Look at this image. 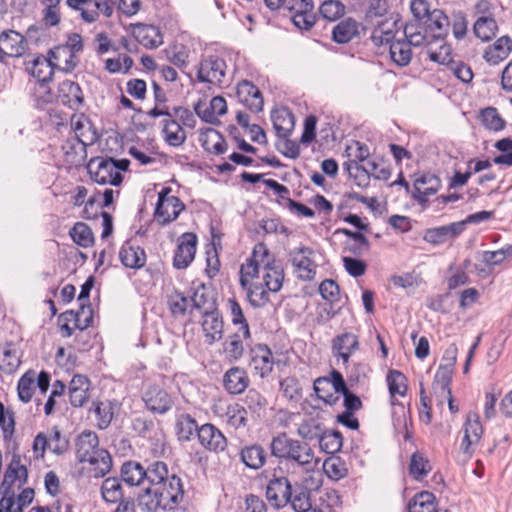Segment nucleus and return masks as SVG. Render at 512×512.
Here are the masks:
<instances>
[{
    "label": "nucleus",
    "instance_id": "obj_30",
    "mask_svg": "<svg viewBox=\"0 0 512 512\" xmlns=\"http://www.w3.org/2000/svg\"><path fill=\"white\" fill-rule=\"evenodd\" d=\"M414 198L419 203H425L428 197L437 193L441 187L440 179L434 174H423L414 182Z\"/></svg>",
    "mask_w": 512,
    "mask_h": 512
},
{
    "label": "nucleus",
    "instance_id": "obj_15",
    "mask_svg": "<svg viewBox=\"0 0 512 512\" xmlns=\"http://www.w3.org/2000/svg\"><path fill=\"white\" fill-rule=\"evenodd\" d=\"M238 100L252 112H260L263 109L264 101L257 86L248 80L238 83L236 88Z\"/></svg>",
    "mask_w": 512,
    "mask_h": 512
},
{
    "label": "nucleus",
    "instance_id": "obj_45",
    "mask_svg": "<svg viewBox=\"0 0 512 512\" xmlns=\"http://www.w3.org/2000/svg\"><path fill=\"white\" fill-rule=\"evenodd\" d=\"M49 55L52 56L55 67L64 72H71L77 66L76 55L67 48H55L50 50Z\"/></svg>",
    "mask_w": 512,
    "mask_h": 512
},
{
    "label": "nucleus",
    "instance_id": "obj_7",
    "mask_svg": "<svg viewBox=\"0 0 512 512\" xmlns=\"http://www.w3.org/2000/svg\"><path fill=\"white\" fill-rule=\"evenodd\" d=\"M313 250L307 246H299L290 251L289 256L297 278L311 280L316 274V264L311 259Z\"/></svg>",
    "mask_w": 512,
    "mask_h": 512
},
{
    "label": "nucleus",
    "instance_id": "obj_35",
    "mask_svg": "<svg viewBox=\"0 0 512 512\" xmlns=\"http://www.w3.org/2000/svg\"><path fill=\"white\" fill-rule=\"evenodd\" d=\"M162 124L163 137L168 145L179 147L186 141V132L179 122L173 118V114L169 118H164Z\"/></svg>",
    "mask_w": 512,
    "mask_h": 512
},
{
    "label": "nucleus",
    "instance_id": "obj_63",
    "mask_svg": "<svg viewBox=\"0 0 512 512\" xmlns=\"http://www.w3.org/2000/svg\"><path fill=\"white\" fill-rule=\"evenodd\" d=\"M290 499L289 503L295 512H308L311 510L310 493L307 489L303 487L295 488L291 492Z\"/></svg>",
    "mask_w": 512,
    "mask_h": 512
},
{
    "label": "nucleus",
    "instance_id": "obj_33",
    "mask_svg": "<svg viewBox=\"0 0 512 512\" xmlns=\"http://www.w3.org/2000/svg\"><path fill=\"white\" fill-rule=\"evenodd\" d=\"M241 462L249 469L259 470L262 468L267 459L265 449L259 444H251L244 446L240 450Z\"/></svg>",
    "mask_w": 512,
    "mask_h": 512
},
{
    "label": "nucleus",
    "instance_id": "obj_31",
    "mask_svg": "<svg viewBox=\"0 0 512 512\" xmlns=\"http://www.w3.org/2000/svg\"><path fill=\"white\" fill-rule=\"evenodd\" d=\"M90 381L84 375H74L69 386L70 403L74 407H82L89 399Z\"/></svg>",
    "mask_w": 512,
    "mask_h": 512
},
{
    "label": "nucleus",
    "instance_id": "obj_44",
    "mask_svg": "<svg viewBox=\"0 0 512 512\" xmlns=\"http://www.w3.org/2000/svg\"><path fill=\"white\" fill-rule=\"evenodd\" d=\"M344 170L355 184L360 188H366L370 184V170L360 165L356 160H348L343 164Z\"/></svg>",
    "mask_w": 512,
    "mask_h": 512
},
{
    "label": "nucleus",
    "instance_id": "obj_53",
    "mask_svg": "<svg viewBox=\"0 0 512 512\" xmlns=\"http://www.w3.org/2000/svg\"><path fill=\"white\" fill-rule=\"evenodd\" d=\"M27 478V468L20 464L19 458L14 457L5 472L2 487L12 485L15 480H18L20 484H24L27 481Z\"/></svg>",
    "mask_w": 512,
    "mask_h": 512
},
{
    "label": "nucleus",
    "instance_id": "obj_19",
    "mask_svg": "<svg viewBox=\"0 0 512 512\" xmlns=\"http://www.w3.org/2000/svg\"><path fill=\"white\" fill-rule=\"evenodd\" d=\"M359 349V341L355 334L350 332L336 336L332 341V352L335 357H340L343 364L349 362L350 356Z\"/></svg>",
    "mask_w": 512,
    "mask_h": 512
},
{
    "label": "nucleus",
    "instance_id": "obj_16",
    "mask_svg": "<svg viewBox=\"0 0 512 512\" xmlns=\"http://www.w3.org/2000/svg\"><path fill=\"white\" fill-rule=\"evenodd\" d=\"M362 24L352 17L338 22L332 29V40L337 44H347L360 37Z\"/></svg>",
    "mask_w": 512,
    "mask_h": 512
},
{
    "label": "nucleus",
    "instance_id": "obj_18",
    "mask_svg": "<svg viewBox=\"0 0 512 512\" xmlns=\"http://www.w3.org/2000/svg\"><path fill=\"white\" fill-rule=\"evenodd\" d=\"M143 400L150 411L159 414L166 413L173 404L171 396L164 389L157 386L150 387L145 392Z\"/></svg>",
    "mask_w": 512,
    "mask_h": 512
},
{
    "label": "nucleus",
    "instance_id": "obj_64",
    "mask_svg": "<svg viewBox=\"0 0 512 512\" xmlns=\"http://www.w3.org/2000/svg\"><path fill=\"white\" fill-rule=\"evenodd\" d=\"M73 241L82 247H88L93 243V233L88 225L82 222L76 223L70 231Z\"/></svg>",
    "mask_w": 512,
    "mask_h": 512
},
{
    "label": "nucleus",
    "instance_id": "obj_11",
    "mask_svg": "<svg viewBox=\"0 0 512 512\" xmlns=\"http://www.w3.org/2000/svg\"><path fill=\"white\" fill-rule=\"evenodd\" d=\"M249 365L261 378L268 376L274 365L273 354L270 348L264 344H256L249 350Z\"/></svg>",
    "mask_w": 512,
    "mask_h": 512
},
{
    "label": "nucleus",
    "instance_id": "obj_56",
    "mask_svg": "<svg viewBox=\"0 0 512 512\" xmlns=\"http://www.w3.org/2000/svg\"><path fill=\"white\" fill-rule=\"evenodd\" d=\"M102 498L109 503L123 500V491L118 478H106L101 486Z\"/></svg>",
    "mask_w": 512,
    "mask_h": 512
},
{
    "label": "nucleus",
    "instance_id": "obj_47",
    "mask_svg": "<svg viewBox=\"0 0 512 512\" xmlns=\"http://www.w3.org/2000/svg\"><path fill=\"white\" fill-rule=\"evenodd\" d=\"M498 25L495 18L480 17L477 18L473 25L474 35L482 40L488 42L496 36Z\"/></svg>",
    "mask_w": 512,
    "mask_h": 512
},
{
    "label": "nucleus",
    "instance_id": "obj_60",
    "mask_svg": "<svg viewBox=\"0 0 512 512\" xmlns=\"http://www.w3.org/2000/svg\"><path fill=\"white\" fill-rule=\"evenodd\" d=\"M34 387L35 372L28 371L19 379L17 384L19 399L24 403L30 402L34 394Z\"/></svg>",
    "mask_w": 512,
    "mask_h": 512
},
{
    "label": "nucleus",
    "instance_id": "obj_52",
    "mask_svg": "<svg viewBox=\"0 0 512 512\" xmlns=\"http://www.w3.org/2000/svg\"><path fill=\"white\" fill-rule=\"evenodd\" d=\"M205 135L206 139L202 143L205 150L215 155H221L227 151V142L218 131L208 128Z\"/></svg>",
    "mask_w": 512,
    "mask_h": 512
},
{
    "label": "nucleus",
    "instance_id": "obj_24",
    "mask_svg": "<svg viewBox=\"0 0 512 512\" xmlns=\"http://www.w3.org/2000/svg\"><path fill=\"white\" fill-rule=\"evenodd\" d=\"M2 53L5 57H20L26 51V41L22 34L14 31H4L0 34Z\"/></svg>",
    "mask_w": 512,
    "mask_h": 512
},
{
    "label": "nucleus",
    "instance_id": "obj_51",
    "mask_svg": "<svg viewBox=\"0 0 512 512\" xmlns=\"http://www.w3.org/2000/svg\"><path fill=\"white\" fill-rule=\"evenodd\" d=\"M284 280V269L280 263H268L265 265L263 285L265 288H281Z\"/></svg>",
    "mask_w": 512,
    "mask_h": 512
},
{
    "label": "nucleus",
    "instance_id": "obj_41",
    "mask_svg": "<svg viewBox=\"0 0 512 512\" xmlns=\"http://www.w3.org/2000/svg\"><path fill=\"white\" fill-rule=\"evenodd\" d=\"M2 356H0V370L6 374L14 373L21 364L19 352L11 342L2 346Z\"/></svg>",
    "mask_w": 512,
    "mask_h": 512
},
{
    "label": "nucleus",
    "instance_id": "obj_36",
    "mask_svg": "<svg viewBox=\"0 0 512 512\" xmlns=\"http://www.w3.org/2000/svg\"><path fill=\"white\" fill-rule=\"evenodd\" d=\"M273 128L279 138H288L294 128V116L286 108L273 110L271 113Z\"/></svg>",
    "mask_w": 512,
    "mask_h": 512
},
{
    "label": "nucleus",
    "instance_id": "obj_58",
    "mask_svg": "<svg viewBox=\"0 0 512 512\" xmlns=\"http://www.w3.org/2000/svg\"><path fill=\"white\" fill-rule=\"evenodd\" d=\"M321 16L328 21H336L346 13V6L339 0H325L319 7Z\"/></svg>",
    "mask_w": 512,
    "mask_h": 512
},
{
    "label": "nucleus",
    "instance_id": "obj_57",
    "mask_svg": "<svg viewBox=\"0 0 512 512\" xmlns=\"http://www.w3.org/2000/svg\"><path fill=\"white\" fill-rule=\"evenodd\" d=\"M323 470L334 481L343 479L348 474L345 462L340 457H329L323 463Z\"/></svg>",
    "mask_w": 512,
    "mask_h": 512
},
{
    "label": "nucleus",
    "instance_id": "obj_28",
    "mask_svg": "<svg viewBox=\"0 0 512 512\" xmlns=\"http://www.w3.org/2000/svg\"><path fill=\"white\" fill-rule=\"evenodd\" d=\"M249 377L245 369L232 367L227 370L223 377V385L230 394H241L249 386Z\"/></svg>",
    "mask_w": 512,
    "mask_h": 512
},
{
    "label": "nucleus",
    "instance_id": "obj_21",
    "mask_svg": "<svg viewBox=\"0 0 512 512\" xmlns=\"http://www.w3.org/2000/svg\"><path fill=\"white\" fill-rule=\"evenodd\" d=\"M134 38L144 47L155 49L163 43L160 30L153 25L137 23L132 25Z\"/></svg>",
    "mask_w": 512,
    "mask_h": 512
},
{
    "label": "nucleus",
    "instance_id": "obj_13",
    "mask_svg": "<svg viewBox=\"0 0 512 512\" xmlns=\"http://www.w3.org/2000/svg\"><path fill=\"white\" fill-rule=\"evenodd\" d=\"M58 101L75 111L80 110L84 105V96L78 83L71 80H64L58 86Z\"/></svg>",
    "mask_w": 512,
    "mask_h": 512
},
{
    "label": "nucleus",
    "instance_id": "obj_46",
    "mask_svg": "<svg viewBox=\"0 0 512 512\" xmlns=\"http://www.w3.org/2000/svg\"><path fill=\"white\" fill-rule=\"evenodd\" d=\"M391 60L399 67L407 66L412 59V50L410 44L406 41L396 40L390 44Z\"/></svg>",
    "mask_w": 512,
    "mask_h": 512
},
{
    "label": "nucleus",
    "instance_id": "obj_37",
    "mask_svg": "<svg viewBox=\"0 0 512 512\" xmlns=\"http://www.w3.org/2000/svg\"><path fill=\"white\" fill-rule=\"evenodd\" d=\"M192 310H198L202 315L217 311V297L214 290H192Z\"/></svg>",
    "mask_w": 512,
    "mask_h": 512
},
{
    "label": "nucleus",
    "instance_id": "obj_23",
    "mask_svg": "<svg viewBox=\"0 0 512 512\" xmlns=\"http://www.w3.org/2000/svg\"><path fill=\"white\" fill-rule=\"evenodd\" d=\"M202 330L205 336V341L208 344H212L219 341L223 337L224 322L219 311H214L205 315H202Z\"/></svg>",
    "mask_w": 512,
    "mask_h": 512
},
{
    "label": "nucleus",
    "instance_id": "obj_17",
    "mask_svg": "<svg viewBox=\"0 0 512 512\" xmlns=\"http://www.w3.org/2000/svg\"><path fill=\"white\" fill-rule=\"evenodd\" d=\"M201 445L213 452L223 451L227 440L223 433L212 424L202 425L197 433Z\"/></svg>",
    "mask_w": 512,
    "mask_h": 512
},
{
    "label": "nucleus",
    "instance_id": "obj_8",
    "mask_svg": "<svg viewBox=\"0 0 512 512\" xmlns=\"http://www.w3.org/2000/svg\"><path fill=\"white\" fill-rule=\"evenodd\" d=\"M69 8L80 12L81 18L87 23H93L98 20L102 13L110 16L112 9L107 0H66Z\"/></svg>",
    "mask_w": 512,
    "mask_h": 512
},
{
    "label": "nucleus",
    "instance_id": "obj_42",
    "mask_svg": "<svg viewBox=\"0 0 512 512\" xmlns=\"http://www.w3.org/2000/svg\"><path fill=\"white\" fill-rule=\"evenodd\" d=\"M481 124L489 131L500 132L506 127V121L495 107L489 106L479 111Z\"/></svg>",
    "mask_w": 512,
    "mask_h": 512
},
{
    "label": "nucleus",
    "instance_id": "obj_43",
    "mask_svg": "<svg viewBox=\"0 0 512 512\" xmlns=\"http://www.w3.org/2000/svg\"><path fill=\"white\" fill-rule=\"evenodd\" d=\"M144 472L145 480L150 484L148 488L159 486L171 476L167 464L163 461H155L149 464L147 468H144Z\"/></svg>",
    "mask_w": 512,
    "mask_h": 512
},
{
    "label": "nucleus",
    "instance_id": "obj_10",
    "mask_svg": "<svg viewBox=\"0 0 512 512\" xmlns=\"http://www.w3.org/2000/svg\"><path fill=\"white\" fill-rule=\"evenodd\" d=\"M292 486L287 477L272 478L266 487L267 500L276 508L285 507L291 500Z\"/></svg>",
    "mask_w": 512,
    "mask_h": 512
},
{
    "label": "nucleus",
    "instance_id": "obj_54",
    "mask_svg": "<svg viewBox=\"0 0 512 512\" xmlns=\"http://www.w3.org/2000/svg\"><path fill=\"white\" fill-rule=\"evenodd\" d=\"M435 497L432 493L424 491L416 494L408 505L409 512H436Z\"/></svg>",
    "mask_w": 512,
    "mask_h": 512
},
{
    "label": "nucleus",
    "instance_id": "obj_32",
    "mask_svg": "<svg viewBox=\"0 0 512 512\" xmlns=\"http://www.w3.org/2000/svg\"><path fill=\"white\" fill-rule=\"evenodd\" d=\"M512 50V39L509 36H502L484 52L483 58L490 65H498L505 60Z\"/></svg>",
    "mask_w": 512,
    "mask_h": 512
},
{
    "label": "nucleus",
    "instance_id": "obj_27",
    "mask_svg": "<svg viewBox=\"0 0 512 512\" xmlns=\"http://www.w3.org/2000/svg\"><path fill=\"white\" fill-rule=\"evenodd\" d=\"M195 112L205 122L215 124L218 123V117L227 112L226 100L221 96H215L211 99L210 105L198 103L195 106Z\"/></svg>",
    "mask_w": 512,
    "mask_h": 512
},
{
    "label": "nucleus",
    "instance_id": "obj_6",
    "mask_svg": "<svg viewBox=\"0 0 512 512\" xmlns=\"http://www.w3.org/2000/svg\"><path fill=\"white\" fill-rule=\"evenodd\" d=\"M170 189H163L158 196L155 208V217L159 224L167 225L176 220L185 208V205L176 196L169 195Z\"/></svg>",
    "mask_w": 512,
    "mask_h": 512
},
{
    "label": "nucleus",
    "instance_id": "obj_49",
    "mask_svg": "<svg viewBox=\"0 0 512 512\" xmlns=\"http://www.w3.org/2000/svg\"><path fill=\"white\" fill-rule=\"evenodd\" d=\"M405 39L411 46H421L427 42L429 32L422 23L410 22L405 26L404 29Z\"/></svg>",
    "mask_w": 512,
    "mask_h": 512
},
{
    "label": "nucleus",
    "instance_id": "obj_39",
    "mask_svg": "<svg viewBox=\"0 0 512 512\" xmlns=\"http://www.w3.org/2000/svg\"><path fill=\"white\" fill-rule=\"evenodd\" d=\"M54 68L55 64L54 60H52V56H50V58L38 56L32 61L29 71L36 79L35 82H43L52 79Z\"/></svg>",
    "mask_w": 512,
    "mask_h": 512
},
{
    "label": "nucleus",
    "instance_id": "obj_1",
    "mask_svg": "<svg viewBox=\"0 0 512 512\" xmlns=\"http://www.w3.org/2000/svg\"><path fill=\"white\" fill-rule=\"evenodd\" d=\"M183 498V483L176 474H172L159 486L145 488L139 495L138 502L141 509L147 512H156L159 509L171 511Z\"/></svg>",
    "mask_w": 512,
    "mask_h": 512
},
{
    "label": "nucleus",
    "instance_id": "obj_20",
    "mask_svg": "<svg viewBox=\"0 0 512 512\" xmlns=\"http://www.w3.org/2000/svg\"><path fill=\"white\" fill-rule=\"evenodd\" d=\"M268 256V249L265 244L258 243L254 246L252 256L241 265L240 283L242 287H246L250 281L258 274L259 263L257 258L263 259Z\"/></svg>",
    "mask_w": 512,
    "mask_h": 512
},
{
    "label": "nucleus",
    "instance_id": "obj_29",
    "mask_svg": "<svg viewBox=\"0 0 512 512\" xmlns=\"http://www.w3.org/2000/svg\"><path fill=\"white\" fill-rule=\"evenodd\" d=\"M435 39H443L450 27V18L442 10H433L422 23Z\"/></svg>",
    "mask_w": 512,
    "mask_h": 512
},
{
    "label": "nucleus",
    "instance_id": "obj_22",
    "mask_svg": "<svg viewBox=\"0 0 512 512\" xmlns=\"http://www.w3.org/2000/svg\"><path fill=\"white\" fill-rule=\"evenodd\" d=\"M483 434V428L476 413H469L464 427V437L461 443V449L466 454H471V447L476 445Z\"/></svg>",
    "mask_w": 512,
    "mask_h": 512
},
{
    "label": "nucleus",
    "instance_id": "obj_9",
    "mask_svg": "<svg viewBox=\"0 0 512 512\" xmlns=\"http://www.w3.org/2000/svg\"><path fill=\"white\" fill-rule=\"evenodd\" d=\"M90 295V290H81L78 296L79 309L77 311L68 310L63 313L62 320L73 321V327L81 333L90 327L93 322V310L90 305L86 304Z\"/></svg>",
    "mask_w": 512,
    "mask_h": 512
},
{
    "label": "nucleus",
    "instance_id": "obj_55",
    "mask_svg": "<svg viewBox=\"0 0 512 512\" xmlns=\"http://www.w3.org/2000/svg\"><path fill=\"white\" fill-rule=\"evenodd\" d=\"M458 296L451 292H445L427 300V307L435 312L447 313L456 304Z\"/></svg>",
    "mask_w": 512,
    "mask_h": 512
},
{
    "label": "nucleus",
    "instance_id": "obj_59",
    "mask_svg": "<svg viewBox=\"0 0 512 512\" xmlns=\"http://www.w3.org/2000/svg\"><path fill=\"white\" fill-rule=\"evenodd\" d=\"M431 471V466L428 459H426L420 452H415L411 456L409 472L416 480H422Z\"/></svg>",
    "mask_w": 512,
    "mask_h": 512
},
{
    "label": "nucleus",
    "instance_id": "obj_12",
    "mask_svg": "<svg viewBox=\"0 0 512 512\" xmlns=\"http://www.w3.org/2000/svg\"><path fill=\"white\" fill-rule=\"evenodd\" d=\"M449 47L441 46L440 52L429 51V58L441 64H447L449 70L463 83H470L473 79V72L469 65L461 61H452L449 58Z\"/></svg>",
    "mask_w": 512,
    "mask_h": 512
},
{
    "label": "nucleus",
    "instance_id": "obj_3",
    "mask_svg": "<svg viewBox=\"0 0 512 512\" xmlns=\"http://www.w3.org/2000/svg\"><path fill=\"white\" fill-rule=\"evenodd\" d=\"M76 459L80 463H89L95 477L105 476L112 468L110 453L99 448V439L92 431L82 432L76 439Z\"/></svg>",
    "mask_w": 512,
    "mask_h": 512
},
{
    "label": "nucleus",
    "instance_id": "obj_62",
    "mask_svg": "<svg viewBox=\"0 0 512 512\" xmlns=\"http://www.w3.org/2000/svg\"><path fill=\"white\" fill-rule=\"evenodd\" d=\"M407 379L405 375L398 370H390L387 375L389 393L392 397L404 396L407 391Z\"/></svg>",
    "mask_w": 512,
    "mask_h": 512
},
{
    "label": "nucleus",
    "instance_id": "obj_40",
    "mask_svg": "<svg viewBox=\"0 0 512 512\" xmlns=\"http://www.w3.org/2000/svg\"><path fill=\"white\" fill-rule=\"evenodd\" d=\"M395 26L396 22L392 20L378 22L370 37L373 44L376 46L388 44L390 46L394 42Z\"/></svg>",
    "mask_w": 512,
    "mask_h": 512
},
{
    "label": "nucleus",
    "instance_id": "obj_38",
    "mask_svg": "<svg viewBox=\"0 0 512 512\" xmlns=\"http://www.w3.org/2000/svg\"><path fill=\"white\" fill-rule=\"evenodd\" d=\"M119 257L122 264L128 268H140L145 264L146 255L139 246H133L126 242L120 252Z\"/></svg>",
    "mask_w": 512,
    "mask_h": 512
},
{
    "label": "nucleus",
    "instance_id": "obj_26",
    "mask_svg": "<svg viewBox=\"0 0 512 512\" xmlns=\"http://www.w3.org/2000/svg\"><path fill=\"white\" fill-rule=\"evenodd\" d=\"M464 228L465 222H455L446 226L431 228L425 232L424 239L433 244L444 243L460 235Z\"/></svg>",
    "mask_w": 512,
    "mask_h": 512
},
{
    "label": "nucleus",
    "instance_id": "obj_4",
    "mask_svg": "<svg viewBox=\"0 0 512 512\" xmlns=\"http://www.w3.org/2000/svg\"><path fill=\"white\" fill-rule=\"evenodd\" d=\"M87 170L91 179L101 185L119 186L123 180L121 173L117 171L116 162L112 158H92L87 164Z\"/></svg>",
    "mask_w": 512,
    "mask_h": 512
},
{
    "label": "nucleus",
    "instance_id": "obj_48",
    "mask_svg": "<svg viewBox=\"0 0 512 512\" xmlns=\"http://www.w3.org/2000/svg\"><path fill=\"white\" fill-rule=\"evenodd\" d=\"M121 477L131 486L139 485L145 481L144 467L136 461L125 462L121 467Z\"/></svg>",
    "mask_w": 512,
    "mask_h": 512
},
{
    "label": "nucleus",
    "instance_id": "obj_50",
    "mask_svg": "<svg viewBox=\"0 0 512 512\" xmlns=\"http://www.w3.org/2000/svg\"><path fill=\"white\" fill-rule=\"evenodd\" d=\"M313 389L317 397L326 404L334 405L340 399V396L333 391L331 381L327 377L317 378L314 381Z\"/></svg>",
    "mask_w": 512,
    "mask_h": 512
},
{
    "label": "nucleus",
    "instance_id": "obj_61",
    "mask_svg": "<svg viewBox=\"0 0 512 512\" xmlns=\"http://www.w3.org/2000/svg\"><path fill=\"white\" fill-rule=\"evenodd\" d=\"M342 441L343 438L339 431L322 432L319 437L320 448L328 454L338 452L342 447Z\"/></svg>",
    "mask_w": 512,
    "mask_h": 512
},
{
    "label": "nucleus",
    "instance_id": "obj_2",
    "mask_svg": "<svg viewBox=\"0 0 512 512\" xmlns=\"http://www.w3.org/2000/svg\"><path fill=\"white\" fill-rule=\"evenodd\" d=\"M270 451L276 458L296 463L306 473L315 472L318 468L319 459L312 447L306 442L289 438L285 433L272 438Z\"/></svg>",
    "mask_w": 512,
    "mask_h": 512
},
{
    "label": "nucleus",
    "instance_id": "obj_25",
    "mask_svg": "<svg viewBox=\"0 0 512 512\" xmlns=\"http://www.w3.org/2000/svg\"><path fill=\"white\" fill-rule=\"evenodd\" d=\"M250 337L248 325L240 326L239 331L230 335L224 342V352L229 361H237L244 354L243 340Z\"/></svg>",
    "mask_w": 512,
    "mask_h": 512
},
{
    "label": "nucleus",
    "instance_id": "obj_34",
    "mask_svg": "<svg viewBox=\"0 0 512 512\" xmlns=\"http://www.w3.org/2000/svg\"><path fill=\"white\" fill-rule=\"evenodd\" d=\"M192 290H171L167 295V305L175 317L183 316L189 309L192 310Z\"/></svg>",
    "mask_w": 512,
    "mask_h": 512
},
{
    "label": "nucleus",
    "instance_id": "obj_5",
    "mask_svg": "<svg viewBox=\"0 0 512 512\" xmlns=\"http://www.w3.org/2000/svg\"><path fill=\"white\" fill-rule=\"evenodd\" d=\"M226 68V62L222 58L216 55L204 57L199 63L197 80L202 83L221 86L226 75Z\"/></svg>",
    "mask_w": 512,
    "mask_h": 512
},
{
    "label": "nucleus",
    "instance_id": "obj_14",
    "mask_svg": "<svg viewBox=\"0 0 512 512\" xmlns=\"http://www.w3.org/2000/svg\"><path fill=\"white\" fill-rule=\"evenodd\" d=\"M197 236L194 233H184L175 251L173 265L177 269H184L193 261L196 253Z\"/></svg>",
    "mask_w": 512,
    "mask_h": 512
}]
</instances>
